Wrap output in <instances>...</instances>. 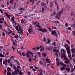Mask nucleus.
<instances>
[{
  "label": "nucleus",
  "mask_w": 75,
  "mask_h": 75,
  "mask_svg": "<svg viewBox=\"0 0 75 75\" xmlns=\"http://www.w3.org/2000/svg\"><path fill=\"white\" fill-rule=\"evenodd\" d=\"M40 73L38 74H37L38 75H42V72L41 71H40Z\"/></svg>",
  "instance_id": "27"
},
{
  "label": "nucleus",
  "mask_w": 75,
  "mask_h": 75,
  "mask_svg": "<svg viewBox=\"0 0 75 75\" xmlns=\"http://www.w3.org/2000/svg\"><path fill=\"white\" fill-rule=\"evenodd\" d=\"M68 46V44H66L64 45V47L66 48H67Z\"/></svg>",
  "instance_id": "42"
},
{
  "label": "nucleus",
  "mask_w": 75,
  "mask_h": 75,
  "mask_svg": "<svg viewBox=\"0 0 75 75\" xmlns=\"http://www.w3.org/2000/svg\"><path fill=\"white\" fill-rule=\"evenodd\" d=\"M0 11H1V13H3V11H2V10H1V9H0Z\"/></svg>",
  "instance_id": "56"
},
{
  "label": "nucleus",
  "mask_w": 75,
  "mask_h": 75,
  "mask_svg": "<svg viewBox=\"0 0 75 75\" xmlns=\"http://www.w3.org/2000/svg\"><path fill=\"white\" fill-rule=\"evenodd\" d=\"M11 72L10 71H8L7 73V75H11Z\"/></svg>",
  "instance_id": "24"
},
{
  "label": "nucleus",
  "mask_w": 75,
  "mask_h": 75,
  "mask_svg": "<svg viewBox=\"0 0 75 75\" xmlns=\"http://www.w3.org/2000/svg\"><path fill=\"white\" fill-rule=\"evenodd\" d=\"M65 9L67 11H68V10H69V8H70V7L68 6H66V7H65Z\"/></svg>",
  "instance_id": "12"
},
{
  "label": "nucleus",
  "mask_w": 75,
  "mask_h": 75,
  "mask_svg": "<svg viewBox=\"0 0 75 75\" xmlns=\"http://www.w3.org/2000/svg\"><path fill=\"white\" fill-rule=\"evenodd\" d=\"M11 21H13V23H15V22L14 21V17H13L11 18Z\"/></svg>",
  "instance_id": "13"
},
{
  "label": "nucleus",
  "mask_w": 75,
  "mask_h": 75,
  "mask_svg": "<svg viewBox=\"0 0 75 75\" xmlns=\"http://www.w3.org/2000/svg\"><path fill=\"white\" fill-rule=\"evenodd\" d=\"M6 72H7V70H6V69H5V70L4 71V74L5 75H6Z\"/></svg>",
  "instance_id": "33"
},
{
  "label": "nucleus",
  "mask_w": 75,
  "mask_h": 75,
  "mask_svg": "<svg viewBox=\"0 0 75 75\" xmlns=\"http://www.w3.org/2000/svg\"><path fill=\"white\" fill-rule=\"evenodd\" d=\"M71 52L72 53H74L75 54V49H71Z\"/></svg>",
  "instance_id": "21"
},
{
  "label": "nucleus",
  "mask_w": 75,
  "mask_h": 75,
  "mask_svg": "<svg viewBox=\"0 0 75 75\" xmlns=\"http://www.w3.org/2000/svg\"><path fill=\"white\" fill-rule=\"evenodd\" d=\"M42 56L44 57H47V54L45 53H43L42 54Z\"/></svg>",
  "instance_id": "22"
},
{
  "label": "nucleus",
  "mask_w": 75,
  "mask_h": 75,
  "mask_svg": "<svg viewBox=\"0 0 75 75\" xmlns=\"http://www.w3.org/2000/svg\"><path fill=\"white\" fill-rule=\"evenodd\" d=\"M5 32L6 33V34L8 35H9V34H10L11 33H12V31L11 30L9 32H8L7 30H5Z\"/></svg>",
  "instance_id": "9"
},
{
  "label": "nucleus",
  "mask_w": 75,
  "mask_h": 75,
  "mask_svg": "<svg viewBox=\"0 0 75 75\" xmlns=\"http://www.w3.org/2000/svg\"><path fill=\"white\" fill-rule=\"evenodd\" d=\"M63 57V59H64H64L65 60H67L68 59V58L66 57V56H65V57L63 56V57Z\"/></svg>",
  "instance_id": "16"
},
{
  "label": "nucleus",
  "mask_w": 75,
  "mask_h": 75,
  "mask_svg": "<svg viewBox=\"0 0 75 75\" xmlns=\"http://www.w3.org/2000/svg\"><path fill=\"white\" fill-rule=\"evenodd\" d=\"M53 50L54 51V52H58V50H56L54 49H53Z\"/></svg>",
  "instance_id": "40"
},
{
  "label": "nucleus",
  "mask_w": 75,
  "mask_h": 75,
  "mask_svg": "<svg viewBox=\"0 0 75 75\" xmlns=\"http://www.w3.org/2000/svg\"><path fill=\"white\" fill-rule=\"evenodd\" d=\"M0 57L1 58H3L4 57V56L2 53H1V52H0Z\"/></svg>",
  "instance_id": "18"
},
{
  "label": "nucleus",
  "mask_w": 75,
  "mask_h": 75,
  "mask_svg": "<svg viewBox=\"0 0 75 75\" xmlns=\"http://www.w3.org/2000/svg\"><path fill=\"white\" fill-rule=\"evenodd\" d=\"M54 3L55 4V5L56 6L57 5V0H55L54 1Z\"/></svg>",
  "instance_id": "28"
},
{
  "label": "nucleus",
  "mask_w": 75,
  "mask_h": 75,
  "mask_svg": "<svg viewBox=\"0 0 75 75\" xmlns=\"http://www.w3.org/2000/svg\"><path fill=\"white\" fill-rule=\"evenodd\" d=\"M70 62V60L69 59H68L66 61H65L64 62L65 63V64H69V62Z\"/></svg>",
  "instance_id": "11"
},
{
  "label": "nucleus",
  "mask_w": 75,
  "mask_h": 75,
  "mask_svg": "<svg viewBox=\"0 0 75 75\" xmlns=\"http://www.w3.org/2000/svg\"><path fill=\"white\" fill-rule=\"evenodd\" d=\"M47 28L50 30V31H52V30H51V28L49 27H47Z\"/></svg>",
  "instance_id": "64"
},
{
  "label": "nucleus",
  "mask_w": 75,
  "mask_h": 75,
  "mask_svg": "<svg viewBox=\"0 0 75 75\" xmlns=\"http://www.w3.org/2000/svg\"><path fill=\"white\" fill-rule=\"evenodd\" d=\"M44 10H45V9H44V8H42V12L43 13V12L44 11Z\"/></svg>",
  "instance_id": "49"
},
{
  "label": "nucleus",
  "mask_w": 75,
  "mask_h": 75,
  "mask_svg": "<svg viewBox=\"0 0 75 75\" xmlns=\"http://www.w3.org/2000/svg\"><path fill=\"white\" fill-rule=\"evenodd\" d=\"M14 73L15 74H16V75H17V74H18V73H17V70H15L14 72Z\"/></svg>",
  "instance_id": "38"
},
{
  "label": "nucleus",
  "mask_w": 75,
  "mask_h": 75,
  "mask_svg": "<svg viewBox=\"0 0 75 75\" xmlns=\"http://www.w3.org/2000/svg\"><path fill=\"white\" fill-rule=\"evenodd\" d=\"M19 74H20V75H23V73L21 72V71H20L19 70V72H18Z\"/></svg>",
  "instance_id": "43"
},
{
  "label": "nucleus",
  "mask_w": 75,
  "mask_h": 75,
  "mask_svg": "<svg viewBox=\"0 0 75 75\" xmlns=\"http://www.w3.org/2000/svg\"><path fill=\"white\" fill-rule=\"evenodd\" d=\"M61 65L63 67H64V68H67V65L66 64H64L63 62H62V63H60Z\"/></svg>",
  "instance_id": "8"
},
{
  "label": "nucleus",
  "mask_w": 75,
  "mask_h": 75,
  "mask_svg": "<svg viewBox=\"0 0 75 75\" xmlns=\"http://www.w3.org/2000/svg\"><path fill=\"white\" fill-rule=\"evenodd\" d=\"M12 49L13 51H14V50L16 49L15 47H14L13 46H12Z\"/></svg>",
  "instance_id": "44"
},
{
  "label": "nucleus",
  "mask_w": 75,
  "mask_h": 75,
  "mask_svg": "<svg viewBox=\"0 0 75 75\" xmlns=\"http://www.w3.org/2000/svg\"><path fill=\"white\" fill-rule=\"evenodd\" d=\"M2 36H4V37L5 36V33H2Z\"/></svg>",
  "instance_id": "59"
},
{
  "label": "nucleus",
  "mask_w": 75,
  "mask_h": 75,
  "mask_svg": "<svg viewBox=\"0 0 75 75\" xmlns=\"http://www.w3.org/2000/svg\"><path fill=\"white\" fill-rule=\"evenodd\" d=\"M7 71H11V69L10 68H8L7 69Z\"/></svg>",
  "instance_id": "50"
},
{
  "label": "nucleus",
  "mask_w": 75,
  "mask_h": 75,
  "mask_svg": "<svg viewBox=\"0 0 75 75\" xmlns=\"http://www.w3.org/2000/svg\"><path fill=\"white\" fill-rule=\"evenodd\" d=\"M5 61H3V63L4 64H5V65H7L8 64H7V62H7V59H5Z\"/></svg>",
  "instance_id": "10"
},
{
  "label": "nucleus",
  "mask_w": 75,
  "mask_h": 75,
  "mask_svg": "<svg viewBox=\"0 0 75 75\" xmlns=\"http://www.w3.org/2000/svg\"><path fill=\"white\" fill-rule=\"evenodd\" d=\"M32 49H33V50H34V51H35V50H36L37 48L35 47L34 48H33Z\"/></svg>",
  "instance_id": "61"
},
{
  "label": "nucleus",
  "mask_w": 75,
  "mask_h": 75,
  "mask_svg": "<svg viewBox=\"0 0 75 75\" xmlns=\"http://www.w3.org/2000/svg\"><path fill=\"white\" fill-rule=\"evenodd\" d=\"M28 32L30 33H32V31H33V29H32L30 28L28 30Z\"/></svg>",
  "instance_id": "17"
},
{
  "label": "nucleus",
  "mask_w": 75,
  "mask_h": 75,
  "mask_svg": "<svg viewBox=\"0 0 75 75\" xmlns=\"http://www.w3.org/2000/svg\"><path fill=\"white\" fill-rule=\"evenodd\" d=\"M34 59V58H33L31 59L30 58L28 59V60L29 61H33V60Z\"/></svg>",
  "instance_id": "36"
},
{
  "label": "nucleus",
  "mask_w": 75,
  "mask_h": 75,
  "mask_svg": "<svg viewBox=\"0 0 75 75\" xmlns=\"http://www.w3.org/2000/svg\"><path fill=\"white\" fill-rule=\"evenodd\" d=\"M14 27H16V26H13ZM21 26L20 25L19 26V28L18 26V25H17L15 28L16 30L18 32V33L19 34H20L21 33H23V30H22L21 32H20L19 31H20L21 30Z\"/></svg>",
  "instance_id": "2"
},
{
  "label": "nucleus",
  "mask_w": 75,
  "mask_h": 75,
  "mask_svg": "<svg viewBox=\"0 0 75 75\" xmlns=\"http://www.w3.org/2000/svg\"><path fill=\"white\" fill-rule=\"evenodd\" d=\"M13 0H11L9 2V3H13Z\"/></svg>",
  "instance_id": "63"
},
{
  "label": "nucleus",
  "mask_w": 75,
  "mask_h": 75,
  "mask_svg": "<svg viewBox=\"0 0 75 75\" xmlns=\"http://www.w3.org/2000/svg\"><path fill=\"white\" fill-rule=\"evenodd\" d=\"M27 23V20L25 19L23 21V24H25V23Z\"/></svg>",
  "instance_id": "32"
},
{
  "label": "nucleus",
  "mask_w": 75,
  "mask_h": 75,
  "mask_svg": "<svg viewBox=\"0 0 75 75\" xmlns=\"http://www.w3.org/2000/svg\"><path fill=\"white\" fill-rule=\"evenodd\" d=\"M53 3H52V2L51 1L50 2V8H51V7H52V6H53Z\"/></svg>",
  "instance_id": "20"
},
{
  "label": "nucleus",
  "mask_w": 75,
  "mask_h": 75,
  "mask_svg": "<svg viewBox=\"0 0 75 75\" xmlns=\"http://www.w3.org/2000/svg\"><path fill=\"white\" fill-rule=\"evenodd\" d=\"M43 41H44V42H46V41H47V39L45 38H44V39H43Z\"/></svg>",
  "instance_id": "45"
},
{
  "label": "nucleus",
  "mask_w": 75,
  "mask_h": 75,
  "mask_svg": "<svg viewBox=\"0 0 75 75\" xmlns=\"http://www.w3.org/2000/svg\"><path fill=\"white\" fill-rule=\"evenodd\" d=\"M74 69L72 68L71 70V72H74Z\"/></svg>",
  "instance_id": "55"
},
{
  "label": "nucleus",
  "mask_w": 75,
  "mask_h": 75,
  "mask_svg": "<svg viewBox=\"0 0 75 75\" xmlns=\"http://www.w3.org/2000/svg\"><path fill=\"white\" fill-rule=\"evenodd\" d=\"M65 67H62L60 68V70H61V71H64V70H65Z\"/></svg>",
  "instance_id": "19"
},
{
  "label": "nucleus",
  "mask_w": 75,
  "mask_h": 75,
  "mask_svg": "<svg viewBox=\"0 0 75 75\" xmlns=\"http://www.w3.org/2000/svg\"><path fill=\"white\" fill-rule=\"evenodd\" d=\"M62 62H57V66H58L59 65V64H60L61 65V63H62Z\"/></svg>",
  "instance_id": "29"
},
{
  "label": "nucleus",
  "mask_w": 75,
  "mask_h": 75,
  "mask_svg": "<svg viewBox=\"0 0 75 75\" xmlns=\"http://www.w3.org/2000/svg\"><path fill=\"white\" fill-rule=\"evenodd\" d=\"M54 23H58V24H59V22L58 21H54Z\"/></svg>",
  "instance_id": "60"
},
{
  "label": "nucleus",
  "mask_w": 75,
  "mask_h": 75,
  "mask_svg": "<svg viewBox=\"0 0 75 75\" xmlns=\"http://www.w3.org/2000/svg\"><path fill=\"white\" fill-rule=\"evenodd\" d=\"M3 60V59L2 58H1L0 59V62H2V61Z\"/></svg>",
  "instance_id": "57"
},
{
  "label": "nucleus",
  "mask_w": 75,
  "mask_h": 75,
  "mask_svg": "<svg viewBox=\"0 0 75 75\" xmlns=\"http://www.w3.org/2000/svg\"><path fill=\"white\" fill-rule=\"evenodd\" d=\"M65 69L67 72H69L70 71H71V70H70V68H65Z\"/></svg>",
  "instance_id": "14"
},
{
  "label": "nucleus",
  "mask_w": 75,
  "mask_h": 75,
  "mask_svg": "<svg viewBox=\"0 0 75 75\" xmlns=\"http://www.w3.org/2000/svg\"><path fill=\"white\" fill-rule=\"evenodd\" d=\"M66 50L67 51V52L68 55H69L71 54V51H70V47H68L66 48Z\"/></svg>",
  "instance_id": "6"
},
{
  "label": "nucleus",
  "mask_w": 75,
  "mask_h": 75,
  "mask_svg": "<svg viewBox=\"0 0 75 75\" xmlns=\"http://www.w3.org/2000/svg\"><path fill=\"white\" fill-rule=\"evenodd\" d=\"M61 51L62 54H61V58L63 59V57H65V54H66V52H65V50L63 49H61Z\"/></svg>",
  "instance_id": "1"
},
{
  "label": "nucleus",
  "mask_w": 75,
  "mask_h": 75,
  "mask_svg": "<svg viewBox=\"0 0 75 75\" xmlns=\"http://www.w3.org/2000/svg\"><path fill=\"white\" fill-rule=\"evenodd\" d=\"M72 27H75V24H74L71 25Z\"/></svg>",
  "instance_id": "54"
},
{
  "label": "nucleus",
  "mask_w": 75,
  "mask_h": 75,
  "mask_svg": "<svg viewBox=\"0 0 75 75\" xmlns=\"http://www.w3.org/2000/svg\"><path fill=\"white\" fill-rule=\"evenodd\" d=\"M72 57H75V53H72Z\"/></svg>",
  "instance_id": "47"
},
{
  "label": "nucleus",
  "mask_w": 75,
  "mask_h": 75,
  "mask_svg": "<svg viewBox=\"0 0 75 75\" xmlns=\"http://www.w3.org/2000/svg\"><path fill=\"white\" fill-rule=\"evenodd\" d=\"M4 14H6V16H8V13L6 12H4Z\"/></svg>",
  "instance_id": "52"
},
{
  "label": "nucleus",
  "mask_w": 75,
  "mask_h": 75,
  "mask_svg": "<svg viewBox=\"0 0 75 75\" xmlns=\"http://www.w3.org/2000/svg\"><path fill=\"white\" fill-rule=\"evenodd\" d=\"M14 56H12L10 58V59L11 60H13L14 59Z\"/></svg>",
  "instance_id": "30"
},
{
  "label": "nucleus",
  "mask_w": 75,
  "mask_h": 75,
  "mask_svg": "<svg viewBox=\"0 0 75 75\" xmlns=\"http://www.w3.org/2000/svg\"><path fill=\"white\" fill-rule=\"evenodd\" d=\"M38 28H39L40 29H37V30L38 31H43V33H46V32H47L48 30H47V29L45 28H41V26L40 25L39 26H38Z\"/></svg>",
  "instance_id": "3"
},
{
  "label": "nucleus",
  "mask_w": 75,
  "mask_h": 75,
  "mask_svg": "<svg viewBox=\"0 0 75 75\" xmlns=\"http://www.w3.org/2000/svg\"><path fill=\"white\" fill-rule=\"evenodd\" d=\"M11 60L10 59H8L7 61V62L8 64H11L10 61H11Z\"/></svg>",
  "instance_id": "26"
},
{
  "label": "nucleus",
  "mask_w": 75,
  "mask_h": 75,
  "mask_svg": "<svg viewBox=\"0 0 75 75\" xmlns=\"http://www.w3.org/2000/svg\"><path fill=\"white\" fill-rule=\"evenodd\" d=\"M41 6H44V3L43 2H42L41 3Z\"/></svg>",
  "instance_id": "48"
},
{
  "label": "nucleus",
  "mask_w": 75,
  "mask_h": 75,
  "mask_svg": "<svg viewBox=\"0 0 75 75\" xmlns=\"http://www.w3.org/2000/svg\"><path fill=\"white\" fill-rule=\"evenodd\" d=\"M56 33H57V32H56L55 30H54V31H52L51 34L53 35L54 36H56V35H57V34Z\"/></svg>",
  "instance_id": "7"
},
{
  "label": "nucleus",
  "mask_w": 75,
  "mask_h": 75,
  "mask_svg": "<svg viewBox=\"0 0 75 75\" xmlns=\"http://www.w3.org/2000/svg\"><path fill=\"white\" fill-rule=\"evenodd\" d=\"M22 54L23 55V56H24V57H25V56H26V54L24 53V52H22Z\"/></svg>",
  "instance_id": "35"
},
{
  "label": "nucleus",
  "mask_w": 75,
  "mask_h": 75,
  "mask_svg": "<svg viewBox=\"0 0 75 75\" xmlns=\"http://www.w3.org/2000/svg\"><path fill=\"white\" fill-rule=\"evenodd\" d=\"M46 61L47 62V63H50L51 61H50V59H46Z\"/></svg>",
  "instance_id": "15"
},
{
  "label": "nucleus",
  "mask_w": 75,
  "mask_h": 75,
  "mask_svg": "<svg viewBox=\"0 0 75 75\" xmlns=\"http://www.w3.org/2000/svg\"><path fill=\"white\" fill-rule=\"evenodd\" d=\"M47 40L48 41V42L46 43L47 44H48V43H50V42H51V41L48 38H47Z\"/></svg>",
  "instance_id": "41"
},
{
  "label": "nucleus",
  "mask_w": 75,
  "mask_h": 75,
  "mask_svg": "<svg viewBox=\"0 0 75 75\" xmlns=\"http://www.w3.org/2000/svg\"><path fill=\"white\" fill-rule=\"evenodd\" d=\"M14 37L15 38H18V35H17V34L15 35Z\"/></svg>",
  "instance_id": "34"
},
{
  "label": "nucleus",
  "mask_w": 75,
  "mask_h": 75,
  "mask_svg": "<svg viewBox=\"0 0 75 75\" xmlns=\"http://www.w3.org/2000/svg\"><path fill=\"white\" fill-rule=\"evenodd\" d=\"M61 12H59V14L57 13L56 15L55 18L57 19V18L58 20H59V19L61 18Z\"/></svg>",
  "instance_id": "5"
},
{
  "label": "nucleus",
  "mask_w": 75,
  "mask_h": 75,
  "mask_svg": "<svg viewBox=\"0 0 75 75\" xmlns=\"http://www.w3.org/2000/svg\"><path fill=\"white\" fill-rule=\"evenodd\" d=\"M69 57L70 58V59L71 60L72 59V57H71V55L70 54L69 55Z\"/></svg>",
  "instance_id": "46"
},
{
  "label": "nucleus",
  "mask_w": 75,
  "mask_h": 75,
  "mask_svg": "<svg viewBox=\"0 0 75 75\" xmlns=\"http://www.w3.org/2000/svg\"><path fill=\"white\" fill-rule=\"evenodd\" d=\"M52 44L53 45H55V46H56V45H55V42H54L52 43Z\"/></svg>",
  "instance_id": "53"
},
{
  "label": "nucleus",
  "mask_w": 75,
  "mask_h": 75,
  "mask_svg": "<svg viewBox=\"0 0 75 75\" xmlns=\"http://www.w3.org/2000/svg\"><path fill=\"white\" fill-rule=\"evenodd\" d=\"M66 42H67V43L69 44H70V41L68 40H66Z\"/></svg>",
  "instance_id": "39"
},
{
  "label": "nucleus",
  "mask_w": 75,
  "mask_h": 75,
  "mask_svg": "<svg viewBox=\"0 0 75 75\" xmlns=\"http://www.w3.org/2000/svg\"><path fill=\"white\" fill-rule=\"evenodd\" d=\"M64 11V9L63 8L61 10V11H59V13H60H60H61H61H62V12H63V11Z\"/></svg>",
  "instance_id": "23"
},
{
  "label": "nucleus",
  "mask_w": 75,
  "mask_h": 75,
  "mask_svg": "<svg viewBox=\"0 0 75 75\" xmlns=\"http://www.w3.org/2000/svg\"><path fill=\"white\" fill-rule=\"evenodd\" d=\"M20 68V67L19 66H17V71L18 72H19V71H20V70H19L18 69Z\"/></svg>",
  "instance_id": "31"
},
{
  "label": "nucleus",
  "mask_w": 75,
  "mask_h": 75,
  "mask_svg": "<svg viewBox=\"0 0 75 75\" xmlns=\"http://www.w3.org/2000/svg\"><path fill=\"white\" fill-rule=\"evenodd\" d=\"M29 53L30 54H31V57H33V53L30 52V51H28V52H27L26 56L27 57H28L29 58H30L31 57V56L30 55V54H29Z\"/></svg>",
  "instance_id": "4"
},
{
  "label": "nucleus",
  "mask_w": 75,
  "mask_h": 75,
  "mask_svg": "<svg viewBox=\"0 0 75 75\" xmlns=\"http://www.w3.org/2000/svg\"><path fill=\"white\" fill-rule=\"evenodd\" d=\"M39 63L41 65H44V64H43V63L41 61H40Z\"/></svg>",
  "instance_id": "37"
},
{
  "label": "nucleus",
  "mask_w": 75,
  "mask_h": 75,
  "mask_svg": "<svg viewBox=\"0 0 75 75\" xmlns=\"http://www.w3.org/2000/svg\"><path fill=\"white\" fill-rule=\"evenodd\" d=\"M8 18L9 19H10V15H8L7 16Z\"/></svg>",
  "instance_id": "62"
},
{
  "label": "nucleus",
  "mask_w": 75,
  "mask_h": 75,
  "mask_svg": "<svg viewBox=\"0 0 75 75\" xmlns=\"http://www.w3.org/2000/svg\"><path fill=\"white\" fill-rule=\"evenodd\" d=\"M13 45H14L15 47H17V44H16V43H15V42H14L13 41Z\"/></svg>",
  "instance_id": "25"
},
{
  "label": "nucleus",
  "mask_w": 75,
  "mask_h": 75,
  "mask_svg": "<svg viewBox=\"0 0 75 75\" xmlns=\"http://www.w3.org/2000/svg\"><path fill=\"white\" fill-rule=\"evenodd\" d=\"M30 68L32 69H33L34 68V67L33 66H31L30 67Z\"/></svg>",
  "instance_id": "58"
},
{
  "label": "nucleus",
  "mask_w": 75,
  "mask_h": 75,
  "mask_svg": "<svg viewBox=\"0 0 75 75\" xmlns=\"http://www.w3.org/2000/svg\"><path fill=\"white\" fill-rule=\"evenodd\" d=\"M1 20H2L3 21H4V18H0V21H1Z\"/></svg>",
  "instance_id": "51"
}]
</instances>
